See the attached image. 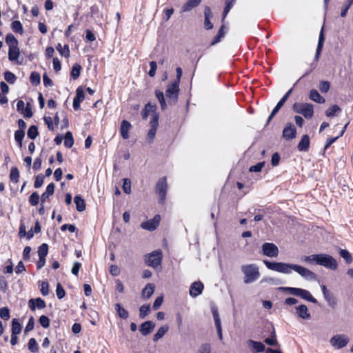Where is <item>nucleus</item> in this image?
<instances>
[{
	"label": "nucleus",
	"instance_id": "f257e3e1",
	"mask_svg": "<svg viewBox=\"0 0 353 353\" xmlns=\"http://www.w3.org/2000/svg\"><path fill=\"white\" fill-rule=\"evenodd\" d=\"M263 263L269 270L272 271L290 274L292 273V270H294L307 280L312 281L316 279V274L313 272L297 264L271 262L268 260H263Z\"/></svg>",
	"mask_w": 353,
	"mask_h": 353
},
{
	"label": "nucleus",
	"instance_id": "f03ea898",
	"mask_svg": "<svg viewBox=\"0 0 353 353\" xmlns=\"http://www.w3.org/2000/svg\"><path fill=\"white\" fill-rule=\"evenodd\" d=\"M241 269L245 275V283H253L260 276L259 268L255 264L243 265L241 266Z\"/></svg>",
	"mask_w": 353,
	"mask_h": 353
},
{
	"label": "nucleus",
	"instance_id": "7ed1b4c3",
	"mask_svg": "<svg viewBox=\"0 0 353 353\" xmlns=\"http://www.w3.org/2000/svg\"><path fill=\"white\" fill-rule=\"evenodd\" d=\"M315 263L331 270L337 268L336 261L330 255L319 254L314 256Z\"/></svg>",
	"mask_w": 353,
	"mask_h": 353
},
{
	"label": "nucleus",
	"instance_id": "20e7f679",
	"mask_svg": "<svg viewBox=\"0 0 353 353\" xmlns=\"http://www.w3.org/2000/svg\"><path fill=\"white\" fill-rule=\"evenodd\" d=\"M294 112L302 114L306 119H311L314 114V106L307 103H294L292 106Z\"/></svg>",
	"mask_w": 353,
	"mask_h": 353
},
{
	"label": "nucleus",
	"instance_id": "39448f33",
	"mask_svg": "<svg viewBox=\"0 0 353 353\" xmlns=\"http://www.w3.org/2000/svg\"><path fill=\"white\" fill-rule=\"evenodd\" d=\"M179 92V84L178 82H172L168 84L165 90V96L168 99L170 104H174L178 99Z\"/></svg>",
	"mask_w": 353,
	"mask_h": 353
},
{
	"label": "nucleus",
	"instance_id": "423d86ee",
	"mask_svg": "<svg viewBox=\"0 0 353 353\" xmlns=\"http://www.w3.org/2000/svg\"><path fill=\"white\" fill-rule=\"evenodd\" d=\"M162 260V252L155 250L146 256L145 263L150 267L157 268L160 265Z\"/></svg>",
	"mask_w": 353,
	"mask_h": 353
},
{
	"label": "nucleus",
	"instance_id": "0eeeda50",
	"mask_svg": "<svg viewBox=\"0 0 353 353\" xmlns=\"http://www.w3.org/2000/svg\"><path fill=\"white\" fill-rule=\"evenodd\" d=\"M168 185L166 178H161L156 185V192L159 196V203H163L166 197Z\"/></svg>",
	"mask_w": 353,
	"mask_h": 353
},
{
	"label": "nucleus",
	"instance_id": "6e6552de",
	"mask_svg": "<svg viewBox=\"0 0 353 353\" xmlns=\"http://www.w3.org/2000/svg\"><path fill=\"white\" fill-rule=\"evenodd\" d=\"M261 253L268 257H277L279 253L278 247L272 243H264L261 246Z\"/></svg>",
	"mask_w": 353,
	"mask_h": 353
},
{
	"label": "nucleus",
	"instance_id": "1a4fd4ad",
	"mask_svg": "<svg viewBox=\"0 0 353 353\" xmlns=\"http://www.w3.org/2000/svg\"><path fill=\"white\" fill-rule=\"evenodd\" d=\"M349 341V338L344 334L334 335L330 340L331 345L336 349H341L345 347Z\"/></svg>",
	"mask_w": 353,
	"mask_h": 353
},
{
	"label": "nucleus",
	"instance_id": "9d476101",
	"mask_svg": "<svg viewBox=\"0 0 353 353\" xmlns=\"http://www.w3.org/2000/svg\"><path fill=\"white\" fill-rule=\"evenodd\" d=\"M159 117L157 114H154L151 121H150V129L148 131L147 137L149 141V143H152L155 137V134L157 132V127L159 125L158 123Z\"/></svg>",
	"mask_w": 353,
	"mask_h": 353
},
{
	"label": "nucleus",
	"instance_id": "9b49d317",
	"mask_svg": "<svg viewBox=\"0 0 353 353\" xmlns=\"http://www.w3.org/2000/svg\"><path fill=\"white\" fill-rule=\"evenodd\" d=\"M161 216L160 215L157 214L152 219H150L145 222H143L141 224V227L144 230L152 231L157 228V226L159 224Z\"/></svg>",
	"mask_w": 353,
	"mask_h": 353
},
{
	"label": "nucleus",
	"instance_id": "f8f14e48",
	"mask_svg": "<svg viewBox=\"0 0 353 353\" xmlns=\"http://www.w3.org/2000/svg\"><path fill=\"white\" fill-rule=\"evenodd\" d=\"M292 91V88L286 92V94L282 97V99L278 102V103L274 107V108L273 109V110L272 111L270 115L269 116V117L268 119V121H267L268 123L274 117V116L279 112V110L281 108V107L283 105V104L288 100V99L289 96L290 95Z\"/></svg>",
	"mask_w": 353,
	"mask_h": 353
},
{
	"label": "nucleus",
	"instance_id": "ddd939ff",
	"mask_svg": "<svg viewBox=\"0 0 353 353\" xmlns=\"http://www.w3.org/2000/svg\"><path fill=\"white\" fill-rule=\"evenodd\" d=\"M84 91L81 87H79L76 91V96L73 99V108L75 110L79 109L80 103L84 100Z\"/></svg>",
	"mask_w": 353,
	"mask_h": 353
},
{
	"label": "nucleus",
	"instance_id": "4468645a",
	"mask_svg": "<svg viewBox=\"0 0 353 353\" xmlns=\"http://www.w3.org/2000/svg\"><path fill=\"white\" fill-rule=\"evenodd\" d=\"M296 132V130L294 125L291 123H288L283 129V137L288 140L292 139L295 137Z\"/></svg>",
	"mask_w": 353,
	"mask_h": 353
},
{
	"label": "nucleus",
	"instance_id": "2eb2a0df",
	"mask_svg": "<svg viewBox=\"0 0 353 353\" xmlns=\"http://www.w3.org/2000/svg\"><path fill=\"white\" fill-rule=\"evenodd\" d=\"M296 313L297 316L302 319L310 320L311 319V314L307 306L304 304L300 305L296 307Z\"/></svg>",
	"mask_w": 353,
	"mask_h": 353
},
{
	"label": "nucleus",
	"instance_id": "dca6fc26",
	"mask_svg": "<svg viewBox=\"0 0 353 353\" xmlns=\"http://www.w3.org/2000/svg\"><path fill=\"white\" fill-rule=\"evenodd\" d=\"M203 290V285L200 281L194 282L190 288V295L192 297H196L201 294Z\"/></svg>",
	"mask_w": 353,
	"mask_h": 353
},
{
	"label": "nucleus",
	"instance_id": "f3484780",
	"mask_svg": "<svg viewBox=\"0 0 353 353\" xmlns=\"http://www.w3.org/2000/svg\"><path fill=\"white\" fill-rule=\"evenodd\" d=\"M296 296L301 297V299L312 302L313 303H317V300L315 298H314L311 293L307 290L298 288Z\"/></svg>",
	"mask_w": 353,
	"mask_h": 353
},
{
	"label": "nucleus",
	"instance_id": "a211bd4d",
	"mask_svg": "<svg viewBox=\"0 0 353 353\" xmlns=\"http://www.w3.org/2000/svg\"><path fill=\"white\" fill-rule=\"evenodd\" d=\"M247 343L254 353L262 352L265 349V345L261 342L250 339L247 341Z\"/></svg>",
	"mask_w": 353,
	"mask_h": 353
},
{
	"label": "nucleus",
	"instance_id": "6ab92c4d",
	"mask_svg": "<svg viewBox=\"0 0 353 353\" xmlns=\"http://www.w3.org/2000/svg\"><path fill=\"white\" fill-rule=\"evenodd\" d=\"M155 324L152 321H148L140 325L139 330L142 335L147 336L153 330Z\"/></svg>",
	"mask_w": 353,
	"mask_h": 353
},
{
	"label": "nucleus",
	"instance_id": "aec40b11",
	"mask_svg": "<svg viewBox=\"0 0 353 353\" xmlns=\"http://www.w3.org/2000/svg\"><path fill=\"white\" fill-rule=\"evenodd\" d=\"M28 305L30 309L32 311L35 310L36 307H37L39 309H43L46 306V302L41 298L30 299L28 301Z\"/></svg>",
	"mask_w": 353,
	"mask_h": 353
},
{
	"label": "nucleus",
	"instance_id": "412c9836",
	"mask_svg": "<svg viewBox=\"0 0 353 353\" xmlns=\"http://www.w3.org/2000/svg\"><path fill=\"white\" fill-rule=\"evenodd\" d=\"M131 128V124L128 121L123 120L121 123V135L124 139H128L129 138V130Z\"/></svg>",
	"mask_w": 353,
	"mask_h": 353
},
{
	"label": "nucleus",
	"instance_id": "4be33fe9",
	"mask_svg": "<svg viewBox=\"0 0 353 353\" xmlns=\"http://www.w3.org/2000/svg\"><path fill=\"white\" fill-rule=\"evenodd\" d=\"M20 51L18 46L10 47L8 50V59L10 61H17L19 57Z\"/></svg>",
	"mask_w": 353,
	"mask_h": 353
},
{
	"label": "nucleus",
	"instance_id": "5701e85b",
	"mask_svg": "<svg viewBox=\"0 0 353 353\" xmlns=\"http://www.w3.org/2000/svg\"><path fill=\"white\" fill-rule=\"evenodd\" d=\"M205 21L204 26L206 30H210L213 28L212 23L210 22V17H212V13L209 7H205L204 10Z\"/></svg>",
	"mask_w": 353,
	"mask_h": 353
},
{
	"label": "nucleus",
	"instance_id": "b1692460",
	"mask_svg": "<svg viewBox=\"0 0 353 353\" xmlns=\"http://www.w3.org/2000/svg\"><path fill=\"white\" fill-rule=\"evenodd\" d=\"M324 40H325V38H324V34H323V26L321 28V30L320 32V34H319V42H318V46H317L315 58H314L315 60H318V59L320 56V54L322 51V48L323 46Z\"/></svg>",
	"mask_w": 353,
	"mask_h": 353
},
{
	"label": "nucleus",
	"instance_id": "393cba45",
	"mask_svg": "<svg viewBox=\"0 0 353 353\" xmlns=\"http://www.w3.org/2000/svg\"><path fill=\"white\" fill-rule=\"evenodd\" d=\"M201 0H188L182 7L181 12H185L199 5Z\"/></svg>",
	"mask_w": 353,
	"mask_h": 353
},
{
	"label": "nucleus",
	"instance_id": "a878e982",
	"mask_svg": "<svg viewBox=\"0 0 353 353\" xmlns=\"http://www.w3.org/2000/svg\"><path fill=\"white\" fill-rule=\"evenodd\" d=\"M310 146V139L307 135H303L298 144L299 151H307Z\"/></svg>",
	"mask_w": 353,
	"mask_h": 353
},
{
	"label": "nucleus",
	"instance_id": "bb28decb",
	"mask_svg": "<svg viewBox=\"0 0 353 353\" xmlns=\"http://www.w3.org/2000/svg\"><path fill=\"white\" fill-rule=\"evenodd\" d=\"M310 99L316 103H324L325 100V99L320 95L318 91L315 89H312L310 92Z\"/></svg>",
	"mask_w": 353,
	"mask_h": 353
},
{
	"label": "nucleus",
	"instance_id": "cd10ccee",
	"mask_svg": "<svg viewBox=\"0 0 353 353\" xmlns=\"http://www.w3.org/2000/svg\"><path fill=\"white\" fill-rule=\"evenodd\" d=\"M54 192V184L53 183H50L46 188L45 192L41 194V203H43L49 198L50 196L52 195Z\"/></svg>",
	"mask_w": 353,
	"mask_h": 353
},
{
	"label": "nucleus",
	"instance_id": "c85d7f7f",
	"mask_svg": "<svg viewBox=\"0 0 353 353\" xmlns=\"http://www.w3.org/2000/svg\"><path fill=\"white\" fill-rule=\"evenodd\" d=\"M154 291V285L152 283L147 284L142 290V296L144 299H149Z\"/></svg>",
	"mask_w": 353,
	"mask_h": 353
},
{
	"label": "nucleus",
	"instance_id": "c756f323",
	"mask_svg": "<svg viewBox=\"0 0 353 353\" xmlns=\"http://www.w3.org/2000/svg\"><path fill=\"white\" fill-rule=\"evenodd\" d=\"M74 202L76 205L77 210L79 212H83L85 209V201L79 195L75 196L74 198Z\"/></svg>",
	"mask_w": 353,
	"mask_h": 353
},
{
	"label": "nucleus",
	"instance_id": "7c9ffc66",
	"mask_svg": "<svg viewBox=\"0 0 353 353\" xmlns=\"http://www.w3.org/2000/svg\"><path fill=\"white\" fill-rule=\"evenodd\" d=\"M168 329L169 327L168 325H163L159 328L157 333L153 336V341H158L165 334V333L168 331Z\"/></svg>",
	"mask_w": 353,
	"mask_h": 353
},
{
	"label": "nucleus",
	"instance_id": "2f4dec72",
	"mask_svg": "<svg viewBox=\"0 0 353 353\" xmlns=\"http://www.w3.org/2000/svg\"><path fill=\"white\" fill-rule=\"evenodd\" d=\"M115 310L120 318L126 319L128 317V312L125 309L122 307L120 303L115 304Z\"/></svg>",
	"mask_w": 353,
	"mask_h": 353
},
{
	"label": "nucleus",
	"instance_id": "473e14b6",
	"mask_svg": "<svg viewBox=\"0 0 353 353\" xmlns=\"http://www.w3.org/2000/svg\"><path fill=\"white\" fill-rule=\"evenodd\" d=\"M56 49L61 56H64L66 58L70 57V49L68 45H65L64 47H62L61 44L59 43Z\"/></svg>",
	"mask_w": 353,
	"mask_h": 353
},
{
	"label": "nucleus",
	"instance_id": "72a5a7b5",
	"mask_svg": "<svg viewBox=\"0 0 353 353\" xmlns=\"http://www.w3.org/2000/svg\"><path fill=\"white\" fill-rule=\"evenodd\" d=\"M21 331V325L17 319H13L12 321V334H19Z\"/></svg>",
	"mask_w": 353,
	"mask_h": 353
},
{
	"label": "nucleus",
	"instance_id": "f704fd0d",
	"mask_svg": "<svg viewBox=\"0 0 353 353\" xmlns=\"http://www.w3.org/2000/svg\"><path fill=\"white\" fill-rule=\"evenodd\" d=\"M10 179L14 183H17L19 179V171L17 167H12L10 170Z\"/></svg>",
	"mask_w": 353,
	"mask_h": 353
},
{
	"label": "nucleus",
	"instance_id": "c9c22d12",
	"mask_svg": "<svg viewBox=\"0 0 353 353\" xmlns=\"http://www.w3.org/2000/svg\"><path fill=\"white\" fill-rule=\"evenodd\" d=\"M74 144V139L71 132L68 131L65 133L64 145L66 148H70Z\"/></svg>",
	"mask_w": 353,
	"mask_h": 353
},
{
	"label": "nucleus",
	"instance_id": "e433bc0d",
	"mask_svg": "<svg viewBox=\"0 0 353 353\" xmlns=\"http://www.w3.org/2000/svg\"><path fill=\"white\" fill-rule=\"evenodd\" d=\"M25 136V132L23 130H16L14 132V139L17 142L19 147H22L23 139Z\"/></svg>",
	"mask_w": 353,
	"mask_h": 353
},
{
	"label": "nucleus",
	"instance_id": "4c0bfd02",
	"mask_svg": "<svg viewBox=\"0 0 353 353\" xmlns=\"http://www.w3.org/2000/svg\"><path fill=\"white\" fill-rule=\"evenodd\" d=\"M347 125H348V123L345 125L341 132L340 133V134L338 137H334V138L329 137L327 139L326 144H325V148H324L325 150L327 149L339 137H341L343 134L344 132L346 130Z\"/></svg>",
	"mask_w": 353,
	"mask_h": 353
},
{
	"label": "nucleus",
	"instance_id": "58836bf2",
	"mask_svg": "<svg viewBox=\"0 0 353 353\" xmlns=\"http://www.w3.org/2000/svg\"><path fill=\"white\" fill-rule=\"evenodd\" d=\"M6 42L9 48L18 46V41L12 34H8L6 37Z\"/></svg>",
	"mask_w": 353,
	"mask_h": 353
},
{
	"label": "nucleus",
	"instance_id": "ea45409f",
	"mask_svg": "<svg viewBox=\"0 0 353 353\" xmlns=\"http://www.w3.org/2000/svg\"><path fill=\"white\" fill-rule=\"evenodd\" d=\"M81 67L79 64L75 63L72 68L71 71V77L73 78V79H77L80 76Z\"/></svg>",
	"mask_w": 353,
	"mask_h": 353
},
{
	"label": "nucleus",
	"instance_id": "a19ab883",
	"mask_svg": "<svg viewBox=\"0 0 353 353\" xmlns=\"http://www.w3.org/2000/svg\"><path fill=\"white\" fill-rule=\"evenodd\" d=\"M38 134V128L36 125H31L28 130V137L31 139H35Z\"/></svg>",
	"mask_w": 353,
	"mask_h": 353
},
{
	"label": "nucleus",
	"instance_id": "79ce46f5",
	"mask_svg": "<svg viewBox=\"0 0 353 353\" xmlns=\"http://www.w3.org/2000/svg\"><path fill=\"white\" fill-rule=\"evenodd\" d=\"M324 299L327 302L328 305L331 307H334L336 304V301L331 292L327 293L323 295Z\"/></svg>",
	"mask_w": 353,
	"mask_h": 353
},
{
	"label": "nucleus",
	"instance_id": "37998d69",
	"mask_svg": "<svg viewBox=\"0 0 353 353\" xmlns=\"http://www.w3.org/2000/svg\"><path fill=\"white\" fill-rule=\"evenodd\" d=\"M341 111V108L337 105H333L325 111V115L328 117H334L337 112Z\"/></svg>",
	"mask_w": 353,
	"mask_h": 353
},
{
	"label": "nucleus",
	"instance_id": "c03bdc74",
	"mask_svg": "<svg viewBox=\"0 0 353 353\" xmlns=\"http://www.w3.org/2000/svg\"><path fill=\"white\" fill-rule=\"evenodd\" d=\"M48 252V246L46 243H43L39 246L38 250V255L39 258H46Z\"/></svg>",
	"mask_w": 353,
	"mask_h": 353
},
{
	"label": "nucleus",
	"instance_id": "a18cd8bd",
	"mask_svg": "<svg viewBox=\"0 0 353 353\" xmlns=\"http://www.w3.org/2000/svg\"><path fill=\"white\" fill-rule=\"evenodd\" d=\"M156 97L158 99L162 110H165L167 105L165 103L164 94L161 91H156Z\"/></svg>",
	"mask_w": 353,
	"mask_h": 353
},
{
	"label": "nucleus",
	"instance_id": "49530a36",
	"mask_svg": "<svg viewBox=\"0 0 353 353\" xmlns=\"http://www.w3.org/2000/svg\"><path fill=\"white\" fill-rule=\"evenodd\" d=\"M12 30L17 33H23V26L19 21H14L11 24Z\"/></svg>",
	"mask_w": 353,
	"mask_h": 353
},
{
	"label": "nucleus",
	"instance_id": "de8ad7c7",
	"mask_svg": "<svg viewBox=\"0 0 353 353\" xmlns=\"http://www.w3.org/2000/svg\"><path fill=\"white\" fill-rule=\"evenodd\" d=\"M279 291L283 292H285L289 294H292L294 296H296L298 288H292V287H280L279 288Z\"/></svg>",
	"mask_w": 353,
	"mask_h": 353
},
{
	"label": "nucleus",
	"instance_id": "09e8293b",
	"mask_svg": "<svg viewBox=\"0 0 353 353\" xmlns=\"http://www.w3.org/2000/svg\"><path fill=\"white\" fill-rule=\"evenodd\" d=\"M150 312V307L149 305H143L139 309V316L141 319H144Z\"/></svg>",
	"mask_w": 353,
	"mask_h": 353
},
{
	"label": "nucleus",
	"instance_id": "8fccbe9b",
	"mask_svg": "<svg viewBox=\"0 0 353 353\" xmlns=\"http://www.w3.org/2000/svg\"><path fill=\"white\" fill-rule=\"evenodd\" d=\"M235 2H236V0H227L226 6H225V8L223 10V20L225 19L228 13L230 12V9L232 8V6L235 3Z\"/></svg>",
	"mask_w": 353,
	"mask_h": 353
},
{
	"label": "nucleus",
	"instance_id": "3c124183",
	"mask_svg": "<svg viewBox=\"0 0 353 353\" xmlns=\"http://www.w3.org/2000/svg\"><path fill=\"white\" fill-rule=\"evenodd\" d=\"M30 82L33 85H38L41 81L40 74L37 72H32L30 77Z\"/></svg>",
	"mask_w": 353,
	"mask_h": 353
},
{
	"label": "nucleus",
	"instance_id": "603ef678",
	"mask_svg": "<svg viewBox=\"0 0 353 353\" xmlns=\"http://www.w3.org/2000/svg\"><path fill=\"white\" fill-rule=\"evenodd\" d=\"M29 202L30 203L35 206L37 205L39 202V195L37 192H33L29 197Z\"/></svg>",
	"mask_w": 353,
	"mask_h": 353
},
{
	"label": "nucleus",
	"instance_id": "864d4df0",
	"mask_svg": "<svg viewBox=\"0 0 353 353\" xmlns=\"http://www.w3.org/2000/svg\"><path fill=\"white\" fill-rule=\"evenodd\" d=\"M28 349L33 353H35L38 350V345L36 340L34 338H31L28 341Z\"/></svg>",
	"mask_w": 353,
	"mask_h": 353
},
{
	"label": "nucleus",
	"instance_id": "5fc2aeb1",
	"mask_svg": "<svg viewBox=\"0 0 353 353\" xmlns=\"http://www.w3.org/2000/svg\"><path fill=\"white\" fill-rule=\"evenodd\" d=\"M340 255L347 263H350L352 261V257L347 250L341 249Z\"/></svg>",
	"mask_w": 353,
	"mask_h": 353
},
{
	"label": "nucleus",
	"instance_id": "6e6d98bb",
	"mask_svg": "<svg viewBox=\"0 0 353 353\" xmlns=\"http://www.w3.org/2000/svg\"><path fill=\"white\" fill-rule=\"evenodd\" d=\"M4 79L9 83H14L16 80V76L10 71H6L4 73Z\"/></svg>",
	"mask_w": 353,
	"mask_h": 353
},
{
	"label": "nucleus",
	"instance_id": "4d7b16f0",
	"mask_svg": "<svg viewBox=\"0 0 353 353\" xmlns=\"http://www.w3.org/2000/svg\"><path fill=\"white\" fill-rule=\"evenodd\" d=\"M123 190L126 194L131 192V182L128 179H124L123 183Z\"/></svg>",
	"mask_w": 353,
	"mask_h": 353
},
{
	"label": "nucleus",
	"instance_id": "13d9d810",
	"mask_svg": "<svg viewBox=\"0 0 353 353\" xmlns=\"http://www.w3.org/2000/svg\"><path fill=\"white\" fill-rule=\"evenodd\" d=\"M39 322L41 324V325L44 328H47L50 325V319L48 316L45 315H42L40 316Z\"/></svg>",
	"mask_w": 353,
	"mask_h": 353
},
{
	"label": "nucleus",
	"instance_id": "bf43d9fd",
	"mask_svg": "<svg viewBox=\"0 0 353 353\" xmlns=\"http://www.w3.org/2000/svg\"><path fill=\"white\" fill-rule=\"evenodd\" d=\"M224 32H223V26H222L221 28L219 30L218 34L216 37H214L213 41L211 43V45H215L216 43H219L221 40V39L223 37Z\"/></svg>",
	"mask_w": 353,
	"mask_h": 353
},
{
	"label": "nucleus",
	"instance_id": "052dcab7",
	"mask_svg": "<svg viewBox=\"0 0 353 353\" xmlns=\"http://www.w3.org/2000/svg\"><path fill=\"white\" fill-rule=\"evenodd\" d=\"M0 317L6 321L10 319V310L8 307H4L1 308Z\"/></svg>",
	"mask_w": 353,
	"mask_h": 353
},
{
	"label": "nucleus",
	"instance_id": "680f3d73",
	"mask_svg": "<svg viewBox=\"0 0 353 353\" xmlns=\"http://www.w3.org/2000/svg\"><path fill=\"white\" fill-rule=\"evenodd\" d=\"M40 290L43 296H47L49 294V284L47 281L41 282Z\"/></svg>",
	"mask_w": 353,
	"mask_h": 353
},
{
	"label": "nucleus",
	"instance_id": "e2e57ef3",
	"mask_svg": "<svg viewBox=\"0 0 353 353\" xmlns=\"http://www.w3.org/2000/svg\"><path fill=\"white\" fill-rule=\"evenodd\" d=\"M56 294H57L58 299H61L62 298H63L65 294L63 288L61 286V285L59 283L57 285Z\"/></svg>",
	"mask_w": 353,
	"mask_h": 353
},
{
	"label": "nucleus",
	"instance_id": "0e129e2a",
	"mask_svg": "<svg viewBox=\"0 0 353 353\" xmlns=\"http://www.w3.org/2000/svg\"><path fill=\"white\" fill-rule=\"evenodd\" d=\"M330 87V84L327 81H322L320 82L319 84V89L322 92H328Z\"/></svg>",
	"mask_w": 353,
	"mask_h": 353
},
{
	"label": "nucleus",
	"instance_id": "69168bd1",
	"mask_svg": "<svg viewBox=\"0 0 353 353\" xmlns=\"http://www.w3.org/2000/svg\"><path fill=\"white\" fill-rule=\"evenodd\" d=\"M44 176L42 174L37 175L35 177L34 186L35 188H40L43 183Z\"/></svg>",
	"mask_w": 353,
	"mask_h": 353
},
{
	"label": "nucleus",
	"instance_id": "338daca9",
	"mask_svg": "<svg viewBox=\"0 0 353 353\" xmlns=\"http://www.w3.org/2000/svg\"><path fill=\"white\" fill-rule=\"evenodd\" d=\"M150 70L148 72V74L150 77H154L157 68V63L155 61H150Z\"/></svg>",
	"mask_w": 353,
	"mask_h": 353
},
{
	"label": "nucleus",
	"instance_id": "774afa93",
	"mask_svg": "<svg viewBox=\"0 0 353 353\" xmlns=\"http://www.w3.org/2000/svg\"><path fill=\"white\" fill-rule=\"evenodd\" d=\"M34 318L32 316H31L29 319V321L25 327L24 332L26 333H27V332L32 330L34 329Z\"/></svg>",
	"mask_w": 353,
	"mask_h": 353
}]
</instances>
